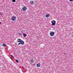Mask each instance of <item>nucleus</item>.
<instances>
[{
    "instance_id": "23",
    "label": "nucleus",
    "mask_w": 73,
    "mask_h": 73,
    "mask_svg": "<svg viewBox=\"0 0 73 73\" xmlns=\"http://www.w3.org/2000/svg\"><path fill=\"white\" fill-rule=\"evenodd\" d=\"M22 72H23V71L22 70Z\"/></svg>"
},
{
    "instance_id": "8",
    "label": "nucleus",
    "mask_w": 73,
    "mask_h": 73,
    "mask_svg": "<svg viewBox=\"0 0 73 73\" xmlns=\"http://www.w3.org/2000/svg\"><path fill=\"white\" fill-rule=\"evenodd\" d=\"M45 17H46L48 18L49 17V15L47 14L45 15Z\"/></svg>"
},
{
    "instance_id": "15",
    "label": "nucleus",
    "mask_w": 73,
    "mask_h": 73,
    "mask_svg": "<svg viewBox=\"0 0 73 73\" xmlns=\"http://www.w3.org/2000/svg\"><path fill=\"white\" fill-rule=\"evenodd\" d=\"M11 57H12V58H13V57H14V56L12 55H11Z\"/></svg>"
},
{
    "instance_id": "20",
    "label": "nucleus",
    "mask_w": 73,
    "mask_h": 73,
    "mask_svg": "<svg viewBox=\"0 0 73 73\" xmlns=\"http://www.w3.org/2000/svg\"><path fill=\"white\" fill-rule=\"evenodd\" d=\"M10 58L11 60H12V58L10 57Z\"/></svg>"
},
{
    "instance_id": "4",
    "label": "nucleus",
    "mask_w": 73,
    "mask_h": 73,
    "mask_svg": "<svg viewBox=\"0 0 73 73\" xmlns=\"http://www.w3.org/2000/svg\"><path fill=\"white\" fill-rule=\"evenodd\" d=\"M22 9L23 11H27V9L26 7H23Z\"/></svg>"
},
{
    "instance_id": "22",
    "label": "nucleus",
    "mask_w": 73,
    "mask_h": 73,
    "mask_svg": "<svg viewBox=\"0 0 73 73\" xmlns=\"http://www.w3.org/2000/svg\"><path fill=\"white\" fill-rule=\"evenodd\" d=\"M17 73H19V72H17Z\"/></svg>"
},
{
    "instance_id": "18",
    "label": "nucleus",
    "mask_w": 73,
    "mask_h": 73,
    "mask_svg": "<svg viewBox=\"0 0 73 73\" xmlns=\"http://www.w3.org/2000/svg\"><path fill=\"white\" fill-rule=\"evenodd\" d=\"M19 35H21V34H20V33H19Z\"/></svg>"
},
{
    "instance_id": "1",
    "label": "nucleus",
    "mask_w": 73,
    "mask_h": 73,
    "mask_svg": "<svg viewBox=\"0 0 73 73\" xmlns=\"http://www.w3.org/2000/svg\"><path fill=\"white\" fill-rule=\"evenodd\" d=\"M16 19V17L14 16H13L11 18V20L13 21H15Z\"/></svg>"
},
{
    "instance_id": "9",
    "label": "nucleus",
    "mask_w": 73,
    "mask_h": 73,
    "mask_svg": "<svg viewBox=\"0 0 73 73\" xmlns=\"http://www.w3.org/2000/svg\"><path fill=\"white\" fill-rule=\"evenodd\" d=\"M23 35L24 37H26V36H27V34H26L25 33H24L23 34Z\"/></svg>"
},
{
    "instance_id": "5",
    "label": "nucleus",
    "mask_w": 73,
    "mask_h": 73,
    "mask_svg": "<svg viewBox=\"0 0 73 73\" xmlns=\"http://www.w3.org/2000/svg\"><path fill=\"white\" fill-rule=\"evenodd\" d=\"M22 41H24L21 40V39H18L17 40V42H22Z\"/></svg>"
},
{
    "instance_id": "7",
    "label": "nucleus",
    "mask_w": 73,
    "mask_h": 73,
    "mask_svg": "<svg viewBox=\"0 0 73 73\" xmlns=\"http://www.w3.org/2000/svg\"><path fill=\"white\" fill-rule=\"evenodd\" d=\"M36 66L37 67H40V64L38 63L36 64Z\"/></svg>"
},
{
    "instance_id": "11",
    "label": "nucleus",
    "mask_w": 73,
    "mask_h": 73,
    "mask_svg": "<svg viewBox=\"0 0 73 73\" xmlns=\"http://www.w3.org/2000/svg\"><path fill=\"white\" fill-rule=\"evenodd\" d=\"M16 62H18V63H19V60H18L16 59L15 60Z\"/></svg>"
},
{
    "instance_id": "2",
    "label": "nucleus",
    "mask_w": 73,
    "mask_h": 73,
    "mask_svg": "<svg viewBox=\"0 0 73 73\" xmlns=\"http://www.w3.org/2000/svg\"><path fill=\"white\" fill-rule=\"evenodd\" d=\"M52 25H55L56 24V21L53 20L52 21Z\"/></svg>"
},
{
    "instance_id": "6",
    "label": "nucleus",
    "mask_w": 73,
    "mask_h": 73,
    "mask_svg": "<svg viewBox=\"0 0 73 73\" xmlns=\"http://www.w3.org/2000/svg\"><path fill=\"white\" fill-rule=\"evenodd\" d=\"M20 44L24 45V42L22 41V42H20V43H18V45H20Z\"/></svg>"
},
{
    "instance_id": "12",
    "label": "nucleus",
    "mask_w": 73,
    "mask_h": 73,
    "mask_svg": "<svg viewBox=\"0 0 73 73\" xmlns=\"http://www.w3.org/2000/svg\"><path fill=\"white\" fill-rule=\"evenodd\" d=\"M3 46H6V44H3Z\"/></svg>"
},
{
    "instance_id": "13",
    "label": "nucleus",
    "mask_w": 73,
    "mask_h": 73,
    "mask_svg": "<svg viewBox=\"0 0 73 73\" xmlns=\"http://www.w3.org/2000/svg\"><path fill=\"white\" fill-rule=\"evenodd\" d=\"M31 62H34V60H33V59H32L31 60Z\"/></svg>"
},
{
    "instance_id": "16",
    "label": "nucleus",
    "mask_w": 73,
    "mask_h": 73,
    "mask_svg": "<svg viewBox=\"0 0 73 73\" xmlns=\"http://www.w3.org/2000/svg\"><path fill=\"white\" fill-rule=\"evenodd\" d=\"M0 15H1V16H2L3 14H1V13H0Z\"/></svg>"
},
{
    "instance_id": "3",
    "label": "nucleus",
    "mask_w": 73,
    "mask_h": 73,
    "mask_svg": "<svg viewBox=\"0 0 73 73\" xmlns=\"http://www.w3.org/2000/svg\"><path fill=\"white\" fill-rule=\"evenodd\" d=\"M50 34L51 36H53L54 35V32H51L50 33Z\"/></svg>"
},
{
    "instance_id": "17",
    "label": "nucleus",
    "mask_w": 73,
    "mask_h": 73,
    "mask_svg": "<svg viewBox=\"0 0 73 73\" xmlns=\"http://www.w3.org/2000/svg\"><path fill=\"white\" fill-rule=\"evenodd\" d=\"M70 1H73V0H69Z\"/></svg>"
},
{
    "instance_id": "10",
    "label": "nucleus",
    "mask_w": 73,
    "mask_h": 73,
    "mask_svg": "<svg viewBox=\"0 0 73 73\" xmlns=\"http://www.w3.org/2000/svg\"><path fill=\"white\" fill-rule=\"evenodd\" d=\"M30 3L31 4H33V1H31L30 2Z\"/></svg>"
},
{
    "instance_id": "19",
    "label": "nucleus",
    "mask_w": 73,
    "mask_h": 73,
    "mask_svg": "<svg viewBox=\"0 0 73 73\" xmlns=\"http://www.w3.org/2000/svg\"><path fill=\"white\" fill-rule=\"evenodd\" d=\"M18 73H20V72L19 71V70H18Z\"/></svg>"
},
{
    "instance_id": "14",
    "label": "nucleus",
    "mask_w": 73,
    "mask_h": 73,
    "mask_svg": "<svg viewBox=\"0 0 73 73\" xmlns=\"http://www.w3.org/2000/svg\"><path fill=\"white\" fill-rule=\"evenodd\" d=\"M13 2H15L16 1V0H12Z\"/></svg>"
},
{
    "instance_id": "21",
    "label": "nucleus",
    "mask_w": 73,
    "mask_h": 73,
    "mask_svg": "<svg viewBox=\"0 0 73 73\" xmlns=\"http://www.w3.org/2000/svg\"><path fill=\"white\" fill-rule=\"evenodd\" d=\"M1 24V22H0V24Z\"/></svg>"
}]
</instances>
